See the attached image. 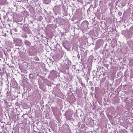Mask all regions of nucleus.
Masks as SVG:
<instances>
[{
  "mask_svg": "<svg viewBox=\"0 0 133 133\" xmlns=\"http://www.w3.org/2000/svg\"><path fill=\"white\" fill-rule=\"evenodd\" d=\"M88 24V22L87 21H84L81 23V26L83 28L85 29L87 28Z\"/></svg>",
  "mask_w": 133,
  "mask_h": 133,
  "instance_id": "obj_1",
  "label": "nucleus"
},
{
  "mask_svg": "<svg viewBox=\"0 0 133 133\" xmlns=\"http://www.w3.org/2000/svg\"><path fill=\"white\" fill-rule=\"evenodd\" d=\"M12 31H14L15 32H17V30L16 28H14L12 30Z\"/></svg>",
  "mask_w": 133,
  "mask_h": 133,
  "instance_id": "obj_2",
  "label": "nucleus"
},
{
  "mask_svg": "<svg viewBox=\"0 0 133 133\" xmlns=\"http://www.w3.org/2000/svg\"><path fill=\"white\" fill-rule=\"evenodd\" d=\"M3 34V36H6L5 35H6V34Z\"/></svg>",
  "mask_w": 133,
  "mask_h": 133,
  "instance_id": "obj_3",
  "label": "nucleus"
},
{
  "mask_svg": "<svg viewBox=\"0 0 133 133\" xmlns=\"http://www.w3.org/2000/svg\"><path fill=\"white\" fill-rule=\"evenodd\" d=\"M118 14H119V15H121V12H119V13H118Z\"/></svg>",
  "mask_w": 133,
  "mask_h": 133,
  "instance_id": "obj_4",
  "label": "nucleus"
},
{
  "mask_svg": "<svg viewBox=\"0 0 133 133\" xmlns=\"http://www.w3.org/2000/svg\"><path fill=\"white\" fill-rule=\"evenodd\" d=\"M45 2H46V3L47 4H48V3H49V2H46V0H45Z\"/></svg>",
  "mask_w": 133,
  "mask_h": 133,
  "instance_id": "obj_5",
  "label": "nucleus"
},
{
  "mask_svg": "<svg viewBox=\"0 0 133 133\" xmlns=\"http://www.w3.org/2000/svg\"><path fill=\"white\" fill-rule=\"evenodd\" d=\"M24 37L25 38H26L27 37V36L26 35H25L24 36Z\"/></svg>",
  "mask_w": 133,
  "mask_h": 133,
  "instance_id": "obj_6",
  "label": "nucleus"
},
{
  "mask_svg": "<svg viewBox=\"0 0 133 133\" xmlns=\"http://www.w3.org/2000/svg\"><path fill=\"white\" fill-rule=\"evenodd\" d=\"M63 46H65V44L64 43L63 44Z\"/></svg>",
  "mask_w": 133,
  "mask_h": 133,
  "instance_id": "obj_7",
  "label": "nucleus"
}]
</instances>
